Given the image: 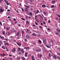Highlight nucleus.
Masks as SVG:
<instances>
[{
	"label": "nucleus",
	"mask_w": 60,
	"mask_h": 60,
	"mask_svg": "<svg viewBox=\"0 0 60 60\" xmlns=\"http://www.w3.org/2000/svg\"><path fill=\"white\" fill-rule=\"evenodd\" d=\"M30 1L31 2H33V0H30Z\"/></svg>",
	"instance_id": "49530a36"
},
{
	"label": "nucleus",
	"mask_w": 60,
	"mask_h": 60,
	"mask_svg": "<svg viewBox=\"0 0 60 60\" xmlns=\"http://www.w3.org/2000/svg\"><path fill=\"white\" fill-rule=\"evenodd\" d=\"M43 24L44 25H45V24H46V22H44Z\"/></svg>",
	"instance_id": "09e8293b"
},
{
	"label": "nucleus",
	"mask_w": 60,
	"mask_h": 60,
	"mask_svg": "<svg viewBox=\"0 0 60 60\" xmlns=\"http://www.w3.org/2000/svg\"><path fill=\"white\" fill-rule=\"evenodd\" d=\"M55 1L53 0L52 1V2L54 3H55Z\"/></svg>",
	"instance_id": "6e6d98bb"
},
{
	"label": "nucleus",
	"mask_w": 60,
	"mask_h": 60,
	"mask_svg": "<svg viewBox=\"0 0 60 60\" xmlns=\"http://www.w3.org/2000/svg\"><path fill=\"white\" fill-rule=\"evenodd\" d=\"M16 32H17V31H16V30L14 29H12L11 31V33H16Z\"/></svg>",
	"instance_id": "f03ea898"
},
{
	"label": "nucleus",
	"mask_w": 60,
	"mask_h": 60,
	"mask_svg": "<svg viewBox=\"0 0 60 60\" xmlns=\"http://www.w3.org/2000/svg\"><path fill=\"white\" fill-rule=\"evenodd\" d=\"M57 55L59 56H60V53H57Z\"/></svg>",
	"instance_id": "e433bc0d"
},
{
	"label": "nucleus",
	"mask_w": 60,
	"mask_h": 60,
	"mask_svg": "<svg viewBox=\"0 0 60 60\" xmlns=\"http://www.w3.org/2000/svg\"><path fill=\"white\" fill-rule=\"evenodd\" d=\"M29 14L30 15H32V13L30 12Z\"/></svg>",
	"instance_id": "a19ab883"
},
{
	"label": "nucleus",
	"mask_w": 60,
	"mask_h": 60,
	"mask_svg": "<svg viewBox=\"0 0 60 60\" xmlns=\"http://www.w3.org/2000/svg\"><path fill=\"white\" fill-rule=\"evenodd\" d=\"M57 58L58 59L60 60V58L59 57V56H57Z\"/></svg>",
	"instance_id": "58836bf2"
},
{
	"label": "nucleus",
	"mask_w": 60,
	"mask_h": 60,
	"mask_svg": "<svg viewBox=\"0 0 60 60\" xmlns=\"http://www.w3.org/2000/svg\"><path fill=\"white\" fill-rule=\"evenodd\" d=\"M6 40V41H8V38H5V40Z\"/></svg>",
	"instance_id": "79ce46f5"
},
{
	"label": "nucleus",
	"mask_w": 60,
	"mask_h": 60,
	"mask_svg": "<svg viewBox=\"0 0 60 60\" xmlns=\"http://www.w3.org/2000/svg\"><path fill=\"white\" fill-rule=\"evenodd\" d=\"M49 57L50 58H51V57L52 56V55H51V54H50V53H49Z\"/></svg>",
	"instance_id": "a211bd4d"
},
{
	"label": "nucleus",
	"mask_w": 60,
	"mask_h": 60,
	"mask_svg": "<svg viewBox=\"0 0 60 60\" xmlns=\"http://www.w3.org/2000/svg\"><path fill=\"white\" fill-rule=\"evenodd\" d=\"M51 8H55V7L54 6V5H52L51 7Z\"/></svg>",
	"instance_id": "a878e982"
},
{
	"label": "nucleus",
	"mask_w": 60,
	"mask_h": 60,
	"mask_svg": "<svg viewBox=\"0 0 60 60\" xmlns=\"http://www.w3.org/2000/svg\"><path fill=\"white\" fill-rule=\"evenodd\" d=\"M57 31L58 32H59V33H60V30L59 29H57Z\"/></svg>",
	"instance_id": "412c9836"
},
{
	"label": "nucleus",
	"mask_w": 60,
	"mask_h": 60,
	"mask_svg": "<svg viewBox=\"0 0 60 60\" xmlns=\"http://www.w3.org/2000/svg\"><path fill=\"white\" fill-rule=\"evenodd\" d=\"M30 31V30L29 29H27V30L26 31V33H27L28 31Z\"/></svg>",
	"instance_id": "b1692460"
},
{
	"label": "nucleus",
	"mask_w": 60,
	"mask_h": 60,
	"mask_svg": "<svg viewBox=\"0 0 60 60\" xmlns=\"http://www.w3.org/2000/svg\"><path fill=\"white\" fill-rule=\"evenodd\" d=\"M47 30H50V29L49 28H48Z\"/></svg>",
	"instance_id": "864d4df0"
},
{
	"label": "nucleus",
	"mask_w": 60,
	"mask_h": 60,
	"mask_svg": "<svg viewBox=\"0 0 60 60\" xmlns=\"http://www.w3.org/2000/svg\"><path fill=\"white\" fill-rule=\"evenodd\" d=\"M0 43L1 44H2V42L1 41H0Z\"/></svg>",
	"instance_id": "c03bdc74"
},
{
	"label": "nucleus",
	"mask_w": 60,
	"mask_h": 60,
	"mask_svg": "<svg viewBox=\"0 0 60 60\" xmlns=\"http://www.w3.org/2000/svg\"><path fill=\"white\" fill-rule=\"evenodd\" d=\"M39 27H40V28H42V27H41V26H39Z\"/></svg>",
	"instance_id": "de8ad7c7"
},
{
	"label": "nucleus",
	"mask_w": 60,
	"mask_h": 60,
	"mask_svg": "<svg viewBox=\"0 0 60 60\" xmlns=\"http://www.w3.org/2000/svg\"><path fill=\"white\" fill-rule=\"evenodd\" d=\"M43 41L44 44L45 45L47 44V42L46 41V39L45 38H43Z\"/></svg>",
	"instance_id": "f257e3e1"
},
{
	"label": "nucleus",
	"mask_w": 60,
	"mask_h": 60,
	"mask_svg": "<svg viewBox=\"0 0 60 60\" xmlns=\"http://www.w3.org/2000/svg\"><path fill=\"white\" fill-rule=\"evenodd\" d=\"M25 49H29V47H25Z\"/></svg>",
	"instance_id": "5701e85b"
},
{
	"label": "nucleus",
	"mask_w": 60,
	"mask_h": 60,
	"mask_svg": "<svg viewBox=\"0 0 60 60\" xmlns=\"http://www.w3.org/2000/svg\"><path fill=\"white\" fill-rule=\"evenodd\" d=\"M57 16L58 17H59V18H60V15L58 14H57Z\"/></svg>",
	"instance_id": "c756f323"
},
{
	"label": "nucleus",
	"mask_w": 60,
	"mask_h": 60,
	"mask_svg": "<svg viewBox=\"0 0 60 60\" xmlns=\"http://www.w3.org/2000/svg\"><path fill=\"white\" fill-rule=\"evenodd\" d=\"M2 33L3 34H5V31H2Z\"/></svg>",
	"instance_id": "cd10ccee"
},
{
	"label": "nucleus",
	"mask_w": 60,
	"mask_h": 60,
	"mask_svg": "<svg viewBox=\"0 0 60 60\" xmlns=\"http://www.w3.org/2000/svg\"><path fill=\"white\" fill-rule=\"evenodd\" d=\"M26 24H27L28 25H29L30 24V23L27 21H26Z\"/></svg>",
	"instance_id": "2eb2a0df"
},
{
	"label": "nucleus",
	"mask_w": 60,
	"mask_h": 60,
	"mask_svg": "<svg viewBox=\"0 0 60 60\" xmlns=\"http://www.w3.org/2000/svg\"><path fill=\"white\" fill-rule=\"evenodd\" d=\"M10 34H11V33L9 32H7L6 33L7 35H9Z\"/></svg>",
	"instance_id": "f8f14e48"
},
{
	"label": "nucleus",
	"mask_w": 60,
	"mask_h": 60,
	"mask_svg": "<svg viewBox=\"0 0 60 60\" xmlns=\"http://www.w3.org/2000/svg\"><path fill=\"white\" fill-rule=\"evenodd\" d=\"M4 2L7 4V5H9L10 4V3L8 4V2L6 0H4Z\"/></svg>",
	"instance_id": "0eeeda50"
},
{
	"label": "nucleus",
	"mask_w": 60,
	"mask_h": 60,
	"mask_svg": "<svg viewBox=\"0 0 60 60\" xmlns=\"http://www.w3.org/2000/svg\"><path fill=\"white\" fill-rule=\"evenodd\" d=\"M0 38L2 40L3 39L4 40H5V39H4V37H1L0 36Z\"/></svg>",
	"instance_id": "1a4fd4ad"
},
{
	"label": "nucleus",
	"mask_w": 60,
	"mask_h": 60,
	"mask_svg": "<svg viewBox=\"0 0 60 60\" xmlns=\"http://www.w3.org/2000/svg\"><path fill=\"white\" fill-rule=\"evenodd\" d=\"M46 47H47V48H50V47L47 45H46Z\"/></svg>",
	"instance_id": "bb28decb"
},
{
	"label": "nucleus",
	"mask_w": 60,
	"mask_h": 60,
	"mask_svg": "<svg viewBox=\"0 0 60 60\" xmlns=\"http://www.w3.org/2000/svg\"><path fill=\"white\" fill-rule=\"evenodd\" d=\"M21 50V49H20V48H18V51H19Z\"/></svg>",
	"instance_id": "4be33fe9"
},
{
	"label": "nucleus",
	"mask_w": 60,
	"mask_h": 60,
	"mask_svg": "<svg viewBox=\"0 0 60 60\" xmlns=\"http://www.w3.org/2000/svg\"><path fill=\"white\" fill-rule=\"evenodd\" d=\"M24 40L25 41H27V40L25 38L24 39Z\"/></svg>",
	"instance_id": "f704fd0d"
},
{
	"label": "nucleus",
	"mask_w": 60,
	"mask_h": 60,
	"mask_svg": "<svg viewBox=\"0 0 60 60\" xmlns=\"http://www.w3.org/2000/svg\"><path fill=\"white\" fill-rule=\"evenodd\" d=\"M0 55L1 56H3V57H4V56H5V54L4 53H3L2 54H0Z\"/></svg>",
	"instance_id": "f3484780"
},
{
	"label": "nucleus",
	"mask_w": 60,
	"mask_h": 60,
	"mask_svg": "<svg viewBox=\"0 0 60 60\" xmlns=\"http://www.w3.org/2000/svg\"><path fill=\"white\" fill-rule=\"evenodd\" d=\"M27 52H26L25 53V56L26 57L27 56Z\"/></svg>",
	"instance_id": "4468645a"
},
{
	"label": "nucleus",
	"mask_w": 60,
	"mask_h": 60,
	"mask_svg": "<svg viewBox=\"0 0 60 60\" xmlns=\"http://www.w3.org/2000/svg\"><path fill=\"white\" fill-rule=\"evenodd\" d=\"M19 32H18L17 33V34H16L17 36H19Z\"/></svg>",
	"instance_id": "473e14b6"
},
{
	"label": "nucleus",
	"mask_w": 60,
	"mask_h": 60,
	"mask_svg": "<svg viewBox=\"0 0 60 60\" xmlns=\"http://www.w3.org/2000/svg\"><path fill=\"white\" fill-rule=\"evenodd\" d=\"M37 12L36 13H39V11L38 10H37Z\"/></svg>",
	"instance_id": "4c0bfd02"
},
{
	"label": "nucleus",
	"mask_w": 60,
	"mask_h": 60,
	"mask_svg": "<svg viewBox=\"0 0 60 60\" xmlns=\"http://www.w3.org/2000/svg\"><path fill=\"white\" fill-rule=\"evenodd\" d=\"M7 45H9V44H8V43H7L6 44Z\"/></svg>",
	"instance_id": "0e129e2a"
},
{
	"label": "nucleus",
	"mask_w": 60,
	"mask_h": 60,
	"mask_svg": "<svg viewBox=\"0 0 60 60\" xmlns=\"http://www.w3.org/2000/svg\"><path fill=\"white\" fill-rule=\"evenodd\" d=\"M42 56V55H39L40 57H41Z\"/></svg>",
	"instance_id": "4d7b16f0"
},
{
	"label": "nucleus",
	"mask_w": 60,
	"mask_h": 60,
	"mask_svg": "<svg viewBox=\"0 0 60 60\" xmlns=\"http://www.w3.org/2000/svg\"><path fill=\"white\" fill-rule=\"evenodd\" d=\"M50 20H49L48 21V23H50Z\"/></svg>",
	"instance_id": "69168bd1"
},
{
	"label": "nucleus",
	"mask_w": 60,
	"mask_h": 60,
	"mask_svg": "<svg viewBox=\"0 0 60 60\" xmlns=\"http://www.w3.org/2000/svg\"><path fill=\"white\" fill-rule=\"evenodd\" d=\"M20 51L23 54L24 53V52H25V51H24V49H21V51Z\"/></svg>",
	"instance_id": "7ed1b4c3"
},
{
	"label": "nucleus",
	"mask_w": 60,
	"mask_h": 60,
	"mask_svg": "<svg viewBox=\"0 0 60 60\" xmlns=\"http://www.w3.org/2000/svg\"><path fill=\"white\" fill-rule=\"evenodd\" d=\"M25 9V10H29L28 8H26Z\"/></svg>",
	"instance_id": "8fccbe9b"
},
{
	"label": "nucleus",
	"mask_w": 60,
	"mask_h": 60,
	"mask_svg": "<svg viewBox=\"0 0 60 60\" xmlns=\"http://www.w3.org/2000/svg\"><path fill=\"white\" fill-rule=\"evenodd\" d=\"M20 59V57H18L17 58V59L18 60H19Z\"/></svg>",
	"instance_id": "37998d69"
},
{
	"label": "nucleus",
	"mask_w": 60,
	"mask_h": 60,
	"mask_svg": "<svg viewBox=\"0 0 60 60\" xmlns=\"http://www.w3.org/2000/svg\"><path fill=\"white\" fill-rule=\"evenodd\" d=\"M2 48L3 49H5V47L4 46H2Z\"/></svg>",
	"instance_id": "2f4dec72"
},
{
	"label": "nucleus",
	"mask_w": 60,
	"mask_h": 60,
	"mask_svg": "<svg viewBox=\"0 0 60 60\" xmlns=\"http://www.w3.org/2000/svg\"><path fill=\"white\" fill-rule=\"evenodd\" d=\"M10 60H12V58H11L10 59Z\"/></svg>",
	"instance_id": "774afa93"
},
{
	"label": "nucleus",
	"mask_w": 60,
	"mask_h": 60,
	"mask_svg": "<svg viewBox=\"0 0 60 60\" xmlns=\"http://www.w3.org/2000/svg\"><path fill=\"white\" fill-rule=\"evenodd\" d=\"M7 11H10V10L9 9H8L7 10Z\"/></svg>",
	"instance_id": "13d9d810"
},
{
	"label": "nucleus",
	"mask_w": 60,
	"mask_h": 60,
	"mask_svg": "<svg viewBox=\"0 0 60 60\" xmlns=\"http://www.w3.org/2000/svg\"><path fill=\"white\" fill-rule=\"evenodd\" d=\"M12 25H14V23H13V22H12Z\"/></svg>",
	"instance_id": "603ef678"
},
{
	"label": "nucleus",
	"mask_w": 60,
	"mask_h": 60,
	"mask_svg": "<svg viewBox=\"0 0 60 60\" xmlns=\"http://www.w3.org/2000/svg\"><path fill=\"white\" fill-rule=\"evenodd\" d=\"M31 57H32V60H35L34 59V56H32Z\"/></svg>",
	"instance_id": "dca6fc26"
},
{
	"label": "nucleus",
	"mask_w": 60,
	"mask_h": 60,
	"mask_svg": "<svg viewBox=\"0 0 60 60\" xmlns=\"http://www.w3.org/2000/svg\"><path fill=\"white\" fill-rule=\"evenodd\" d=\"M25 17L26 19H29V17L28 16H27V15H25Z\"/></svg>",
	"instance_id": "ddd939ff"
},
{
	"label": "nucleus",
	"mask_w": 60,
	"mask_h": 60,
	"mask_svg": "<svg viewBox=\"0 0 60 60\" xmlns=\"http://www.w3.org/2000/svg\"><path fill=\"white\" fill-rule=\"evenodd\" d=\"M30 10H31V11H33V8H30Z\"/></svg>",
	"instance_id": "bf43d9fd"
},
{
	"label": "nucleus",
	"mask_w": 60,
	"mask_h": 60,
	"mask_svg": "<svg viewBox=\"0 0 60 60\" xmlns=\"http://www.w3.org/2000/svg\"><path fill=\"white\" fill-rule=\"evenodd\" d=\"M32 35L33 36H36V34H35V33H33L32 34Z\"/></svg>",
	"instance_id": "6ab92c4d"
},
{
	"label": "nucleus",
	"mask_w": 60,
	"mask_h": 60,
	"mask_svg": "<svg viewBox=\"0 0 60 60\" xmlns=\"http://www.w3.org/2000/svg\"><path fill=\"white\" fill-rule=\"evenodd\" d=\"M26 38H27V39H28V38H29V36L28 35H26Z\"/></svg>",
	"instance_id": "9b49d317"
},
{
	"label": "nucleus",
	"mask_w": 60,
	"mask_h": 60,
	"mask_svg": "<svg viewBox=\"0 0 60 60\" xmlns=\"http://www.w3.org/2000/svg\"><path fill=\"white\" fill-rule=\"evenodd\" d=\"M22 59L23 60H25V59H26L25 58H24V57H22Z\"/></svg>",
	"instance_id": "ea45409f"
},
{
	"label": "nucleus",
	"mask_w": 60,
	"mask_h": 60,
	"mask_svg": "<svg viewBox=\"0 0 60 60\" xmlns=\"http://www.w3.org/2000/svg\"><path fill=\"white\" fill-rule=\"evenodd\" d=\"M25 11H26V12H28V10L25 9Z\"/></svg>",
	"instance_id": "393cba45"
},
{
	"label": "nucleus",
	"mask_w": 60,
	"mask_h": 60,
	"mask_svg": "<svg viewBox=\"0 0 60 60\" xmlns=\"http://www.w3.org/2000/svg\"><path fill=\"white\" fill-rule=\"evenodd\" d=\"M16 43H17L18 45L19 46L21 45V43H19L18 42H17Z\"/></svg>",
	"instance_id": "423d86ee"
},
{
	"label": "nucleus",
	"mask_w": 60,
	"mask_h": 60,
	"mask_svg": "<svg viewBox=\"0 0 60 60\" xmlns=\"http://www.w3.org/2000/svg\"><path fill=\"white\" fill-rule=\"evenodd\" d=\"M38 36H41V35L40 34L38 35Z\"/></svg>",
	"instance_id": "680f3d73"
},
{
	"label": "nucleus",
	"mask_w": 60,
	"mask_h": 60,
	"mask_svg": "<svg viewBox=\"0 0 60 60\" xmlns=\"http://www.w3.org/2000/svg\"><path fill=\"white\" fill-rule=\"evenodd\" d=\"M4 10L0 8V12L3 13V12H4Z\"/></svg>",
	"instance_id": "6e6552de"
},
{
	"label": "nucleus",
	"mask_w": 60,
	"mask_h": 60,
	"mask_svg": "<svg viewBox=\"0 0 60 60\" xmlns=\"http://www.w3.org/2000/svg\"><path fill=\"white\" fill-rule=\"evenodd\" d=\"M44 13L45 15H46L47 14V12H44Z\"/></svg>",
	"instance_id": "c9c22d12"
},
{
	"label": "nucleus",
	"mask_w": 60,
	"mask_h": 60,
	"mask_svg": "<svg viewBox=\"0 0 60 60\" xmlns=\"http://www.w3.org/2000/svg\"><path fill=\"white\" fill-rule=\"evenodd\" d=\"M22 19V20H24L25 21V19L24 18Z\"/></svg>",
	"instance_id": "052dcab7"
},
{
	"label": "nucleus",
	"mask_w": 60,
	"mask_h": 60,
	"mask_svg": "<svg viewBox=\"0 0 60 60\" xmlns=\"http://www.w3.org/2000/svg\"><path fill=\"white\" fill-rule=\"evenodd\" d=\"M21 32L22 34H24V31H22Z\"/></svg>",
	"instance_id": "7c9ffc66"
},
{
	"label": "nucleus",
	"mask_w": 60,
	"mask_h": 60,
	"mask_svg": "<svg viewBox=\"0 0 60 60\" xmlns=\"http://www.w3.org/2000/svg\"><path fill=\"white\" fill-rule=\"evenodd\" d=\"M22 10L23 11H24V9L23 8H22Z\"/></svg>",
	"instance_id": "338daca9"
},
{
	"label": "nucleus",
	"mask_w": 60,
	"mask_h": 60,
	"mask_svg": "<svg viewBox=\"0 0 60 60\" xmlns=\"http://www.w3.org/2000/svg\"><path fill=\"white\" fill-rule=\"evenodd\" d=\"M10 29V27H7L6 28V30L7 31H8L9 29Z\"/></svg>",
	"instance_id": "9d476101"
},
{
	"label": "nucleus",
	"mask_w": 60,
	"mask_h": 60,
	"mask_svg": "<svg viewBox=\"0 0 60 60\" xmlns=\"http://www.w3.org/2000/svg\"><path fill=\"white\" fill-rule=\"evenodd\" d=\"M42 7L44 8H45V7H46V5H42Z\"/></svg>",
	"instance_id": "aec40b11"
},
{
	"label": "nucleus",
	"mask_w": 60,
	"mask_h": 60,
	"mask_svg": "<svg viewBox=\"0 0 60 60\" xmlns=\"http://www.w3.org/2000/svg\"><path fill=\"white\" fill-rule=\"evenodd\" d=\"M41 50V49L40 48L39 49H37L36 50V52H40Z\"/></svg>",
	"instance_id": "20e7f679"
},
{
	"label": "nucleus",
	"mask_w": 60,
	"mask_h": 60,
	"mask_svg": "<svg viewBox=\"0 0 60 60\" xmlns=\"http://www.w3.org/2000/svg\"><path fill=\"white\" fill-rule=\"evenodd\" d=\"M18 53L19 54V55H21V52H19Z\"/></svg>",
	"instance_id": "72a5a7b5"
},
{
	"label": "nucleus",
	"mask_w": 60,
	"mask_h": 60,
	"mask_svg": "<svg viewBox=\"0 0 60 60\" xmlns=\"http://www.w3.org/2000/svg\"><path fill=\"white\" fill-rule=\"evenodd\" d=\"M9 56H12V55H11V54H9Z\"/></svg>",
	"instance_id": "e2e57ef3"
},
{
	"label": "nucleus",
	"mask_w": 60,
	"mask_h": 60,
	"mask_svg": "<svg viewBox=\"0 0 60 60\" xmlns=\"http://www.w3.org/2000/svg\"><path fill=\"white\" fill-rule=\"evenodd\" d=\"M11 50L12 51H13V52H15V51H14L13 49H11Z\"/></svg>",
	"instance_id": "a18cd8bd"
},
{
	"label": "nucleus",
	"mask_w": 60,
	"mask_h": 60,
	"mask_svg": "<svg viewBox=\"0 0 60 60\" xmlns=\"http://www.w3.org/2000/svg\"><path fill=\"white\" fill-rule=\"evenodd\" d=\"M56 34H59V33H57V32H56Z\"/></svg>",
	"instance_id": "3c124183"
},
{
	"label": "nucleus",
	"mask_w": 60,
	"mask_h": 60,
	"mask_svg": "<svg viewBox=\"0 0 60 60\" xmlns=\"http://www.w3.org/2000/svg\"><path fill=\"white\" fill-rule=\"evenodd\" d=\"M39 43H42L41 41L40 40H39Z\"/></svg>",
	"instance_id": "c85d7f7f"
},
{
	"label": "nucleus",
	"mask_w": 60,
	"mask_h": 60,
	"mask_svg": "<svg viewBox=\"0 0 60 60\" xmlns=\"http://www.w3.org/2000/svg\"><path fill=\"white\" fill-rule=\"evenodd\" d=\"M35 24L36 25H37L38 24V23H36V22H35Z\"/></svg>",
	"instance_id": "5fc2aeb1"
},
{
	"label": "nucleus",
	"mask_w": 60,
	"mask_h": 60,
	"mask_svg": "<svg viewBox=\"0 0 60 60\" xmlns=\"http://www.w3.org/2000/svg\"><path fill=\"white\" fill-rule=\"evenodd\" d=\"M52 58L56 60L57 59V56L56 55H54L53 56Z\"/></svg>",
	"instance_id": "39448f33"
}]
</instances>
